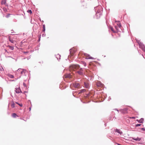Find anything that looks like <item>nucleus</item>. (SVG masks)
I'll use <instances>...</instances> for the list:
<instances>
[{
    "mask_svg": "<svg viewBox=\"0 0 145 145\" xmlns=\"http://www.w3.org/2000/svg\"><path fill=\"white\" fill-rule=\"evenodd\" d=\"M79 68L80 66L78 65H72L70 67L69 70L70 71H75V70L79 69Z\"/></svg>",
    "mask_w": 145,
    "mask_h": 145,
    "instance_id": "1",
    "label": "nucleus"
},
{
    "mask_svg": "<svg viewBox=\"0 0 145 145\" xmlns=\"http://www.w3.org/2000/svg\"><path fill=\"white\" fill-rule=\"evenodd\" d=\"M117 26H115V29H116L117 32H118L120 31L119 28H120L121 29V25L119 22H118V24H117Z\"/></svg>",
    "mask_w": 145,
    "mask_h": 145,
    "instance_id": "2",
    "label": "nucleus"
},
{
    "mask_svg": "<svg viewBox=\"0 0 145 145\" xmlns=\"http://www.w3.org/2000/svg\"><path fill=\"white\" fill-rule=\"evenodd\" d=\"M70 51V53L71 55L72 56L73 54L76 51V50L75 49L72 48L71 49Z\"/></svg>",
    "mask_w": 145,
    "mask_h": 145,
    "instance_id": "3",
    "label": "nucleus"
},
{
    "mask_svg": "<svg viewBox=\"0 0 145 145\" xmlns=\"http://www.w3.org/2000/svg\"><path fill=\"white\" fill-rule=\"evenodd\" d=\"M25 71L22 69H19L17 71V72H20L21 74H23V73H24Z\"/></svg>",
    "mask_w": 145,
    "mask_h": 145,
    "instance_id": "4",
    "label": "nucleus"
},
{
    "mask_svg": "<svg viewBox=\"0 0 145 145\" xmlns=\"http://www.w3.org/2000/svg\"><path fill=\"white\" fill-rule=\"evenodd\" d=\"M64 76L65 78H72V76L70 74H66L64 75Z\"/></svg>",
    "mask_w": 145,
    "mask_h": 145,
    "instance_id": "5",
    "label": "nucleus"
},
{
    "mask_svg": "<svg viewBox=\"0 0 145 145\" xmlns=\"http://www.w3.org/2000/svg\"><path fill=\"white\" fill-rule=\"evenodd\" d=\"M77 72L80 75H82L83 74V71L82 68H81L79 71Z\"/></svg>",
    "mask_w": 145,
    "mask_h": 145,
    "instance_id": "6",
    "label": "nucleus"
},
{
    "mask_svg": "<svg viewBox=\"0 0 145 145\" xmlns=\"http://www.w3.org/2000/svg\"><path fill=\"white\" fill-rule=\"evenodd\" d=\"M127 108H125L122 109L121 111L123 114H127Z\"/></svg>",
    "mask_w": 145,
    "mask_h": 145,
    "instance_id": "7",
    "label": "nucleus"
},
{
    "mask_svg": "<svg viewBox=\"0 0 145 145\" xmlns=\"http://www.w3.org/2000/svg\"><path fill=\"white\" fill-rule=\"evenodd\" d=\"M8 39L10 42L12 43H14L15 42V40L14 39V38H13V39L12 38H11L10 36L8 37Z\"/></svg>",
    "mask_w": 145,
    "mask_h": 145,
    "instance_id": "8",
    "label": "nucleus"
},
{
    "mask_svg": "<svg viewBox=\"0 0 145 145\" xmlns=\"http://www.w3.org/2000/svg\"><path fill=\"white\" fill-rule=\"evenodd\" d=\"M85 55L86 56V58L87 59H93V58L92 57L90 56L89 55H88L87 54H85Z\"/></svg>",
    "mask_w": 145,
    "mask_h": 145,
    "instance_id": "9",
    "label": "nucleus"
},
{
    "mask_svg": "<svg viewBox=\"0 0 145 145\" xmlns=\"http://www.w3.org/2000/svg\"><path fill=\"white\" fill-rule=\"evenodd\" d=\"M97 85L98 86L102 87L103 86V84L99 81L97 82Z\"/></svg>",
    "mask_w": 145,
    "mask_h": 145,
    "instance_id": "10",
    "label": "nucleus"
},
{
    "mask_svg": "<svg viewBox=\"0 0 145 145\" xmlns=\"http://www.w3.org/2000/svg\"><path fill=\"white\" fill-rule=\"evenodd\" d=\"M15 91L17 93H19L22 92L21 90L19 88H16Z\"/></svg>",
    "mask_w": 145,
    "mask_h": 145,
    "instance_id": "11",
    "label": "nucleus"
},
{
    "mask_svg": "<svg viewBox=\"0 0 145 145\" xmlns=\"http://www.w3.org/2000/svg\"><path fill=\"white\" fill-rule=\"evenodd\" d=\"M73 86L76 88H79L80 86V84L78 83H75L73 84Z\"/></svg>",
    "mask_w": 145,
    "mask_h": 145,
    "instance_id": "12",
    "label": "nucleus"
},
{
    "mask_svg": "<svg viewBox=\"0 0 145 145\" xmlns=\"http://www.w3.org/2000/svg\"><path fill=\"white\" fill-rule=\"evenodd\" d=\"M84 86L85 88H88L89 87V84L88 82H84Z\"/></svg>",
    "mask_w": 145,
    "mask_h": 145,
    "instance_id": "13",
    "label": "nucleus"
},
{
    "mask_svg": "<svg viewBox=\"0 0 145 145\" xmlns=\"http://www.w3.org/2000/svg\"><path fill=\"white\" fill-rule=\"evenodd\" d=\"M132 139H133L136 141H140L141 140V138H139L138 137H137L136 138H134V137H133L132 138Z\"/></svg>",
    "mask_w": 145,
    "mask_h": 145,
    "instance_id": "14",
    "label": "nucleus"
},
{
    "mask_svg": "<svg viewBox=\"0 0 145 145\" xmlns=\"http://www.w3.org/2000/svg\"><path fill=\"white\" fill-rule=\"evenodd\" d=\"M137 120L139 123H143L144 119L143 118H141L139 120Z\"/></svg>",
    "mask_w": 145,
    "mask_h": 145,
    "instance_id": "15",
    "label": "nucleus"
},
{
    "mask_svg": "<svg viewBox=\"0 0 145 145\" xmlns=\"http://www.w3.org/2000/svg\"><path fill=\"white\" fill-rule=\"evenodd\" d=\"M1 3L2 5L5 4L6 3V0H1Z\"/></svg>",
    "mask_w": 145,
    "mask_h": 145,
    "instance_id": "16",
    "label": "nucleus"
},
{
    "mask_svg": "<svg viewBox=\"0 0 145 145\" xmlns=\"http://www.w3.org/2000/svg\"><path fill=\"white\" fill-rule=\"evenodd\" d=\"M12 116L14 118H15L16 116H17L16 114L15 113H13L12 114Z\"/></svg>",
    "mask_w": 145,
    "mask_h": 145,
    "instance_id": "17",
    "label": "nucleus"
},
{
    "mask_svg": "<svg viewBox=\"0 0 145 145\" xmlns=\"http://www.w3.org/2000/svg\"><path fill=\"white\" fill-rule=\"evenodd\" d=\"M116 132H117L119 134H121V133H122L118 129H116Z\"/></svg>",
    "mask_w": 145,
    "mask_h": 145,
    "instance_id": "18",
    "label": "nucleus"
},
{
    "mask_svg": "<svg viewBox=\"0 0 145 145\" xmlns=\"http://www.w3.org/2000/svg\"><path fill=\"white\" fill-rule=\"evenodd\" d=\"M7 47H9V49L12 50H13L14 49V47H13L10 46H8Z\"/></svg>",
    "mask_w": 145,
    "mask_h": 145,
    "instance_id": "19",
    "label": "nucleus"
},
{
    "mask_svg": "<svg viewBox=\"0 0 145 145\" xmlns=\"http://www.w3.org/2000/svg\"><path fill=\"white\" fill-rule=\"evenodd\" d=\"M86 91V90L85 89H82L80 91V92L79 93H82V92H84Z\"/></svg>",
    "mask_w": 145,
    "mask_h": 145,
    "instance_id": "20",
    "label": "nucleus"
},
{
    "mask_svg": "<svg viewBox=\"0 0 145 145\" xmlns=\"http://www.w3.org/2000/svg\"><path fill=\"white\" fill-rule=\"evenodd\" d=\"M15 106V104L13 102L12 104V105H11V107L12 108H14V107Z\"/></svg>",
    "mask_w": 145,
    "mask_h": 145,
    "instance_id": "21",
    "label": "nucleus"
},
{
    "mask_svg": "<svg viewBox=\"0 0 145 145\" xmlns=\"http://www.w3.org/2000/svg\"><path fill=\"white\" fill-rule=\"evenodd\" d=\"M27 12L29 13H30V14H31L32 13L31 10H28Z\"/></svg>",
    "mask_w": 145,
    "mask_h": 145,
    "instance_id": "22",
    "label": "nucleus"
},
{
    "mask_svg": "<svg viewBox=\"0 0 145 145\" xmlns=\"http://www.w3.org/2000/svg\"><path fill=\"white\" fill-rule=\"evenodd\" d=\"M9 77L11 78H13L14 77V76L10 74L9 75Z\"/></svg>",
    "mask_w": 145,
    "mask_h": 145,
    "instance_id": "23",
    "label": "nucleus"
},
{
    "mask_svg": "<svg viewBox=\"0 0 145 145\" xmlns=\"http://www.w3.org/2000/svg\"><path fill=\"white\" fill-rule=\"evenodd\" d=\"M16 103L17 104H18V105H19V106H23V105H22V104H19L17 102H16Z\"/></svg>",
    "mask_w": 145,
    "mask_h": 145,
    "instance_id": "24",
    "label": "nucleus"
},
{
    "mask_svg": "<svg viewBox=\"0 0 145 145\" xmlns=\"http://www.w3.org/2000/svg\"><path fill=\"white\" fill-rule=\"evenodd\" d=\"M11 14H7V15L6 16V17L7 18H8V17H9L10 16V15Z\"/></svg>",
    "mask_w": 145,
    "mask_h": 145,
    "instance_id": "25",
    "label": "nucleus"
},
{
    "mask_svg": "<svg viewBox=\"0 0 145 145\" xmlns=\"http://www.w3.org/2000/svg\"><path fill=\"white\" fill-rule=\"evenodd\" d=\"M141 125V124H137L135 125V126H136V127H138V126H140Z\"/></svg>",
    "mask_w": 145,
    "mask_h": 145,
    "instance_id": "26",
    "label": "nucleus"
},
{
    "mask_svg": "<svg viewBox=\"0 0 145 145\" xmlns=\"http://www.w3.org/2000/svg\"><path fill=\"white\" fill-rule=\"evenodd\" d=\"M129 118L130 119H135V118L134 117H129Z\"/></svg>",
    "mask_w": 145,
    "mask_h": 145,
    "instance_id": "27",
    "label": "nucleus"
},
{
    "mask_svg": "<svg viewBox=\"0 0 145 145\" xmlns=\"http://www.w3.org/2000/svg\"><path fill=\"white\" fill-rule=\"evenodd\" d=\"M110 29L112 31L114 32L113 30V28L112 27H111Z\"/></svg>",
    "mask_w": 145,
    "mask_h": 145,
    "instance_id": "28",
    "label": "nucleus"
},
{
    "mask_svg": "<svg viewBox=\"0 0 145 145\" xmlns=\"http://www.w3.org/2000/svg\"><path fill=\"white\" fill-rule=\"evenodd\" d=\"M4 10L6 12L7 11V10L6 9V8H4Z\"/></svg>",
    "mask_w": 145,
    "mask_h": 145,
    "instance_id": "29",
    "label": "nucleus"
},
{
    "mask_svg": "<svg viewBox=\"0 0 145 145\" xmlns=\"http://www.w3.org/2000/svg\"><path fill=\"white\" fill-rule=\"evenodd\" d=\"M23 84L25 86V87L26 86V85L25 84V83H24Z\"/></svg>",
    "mask_w": 145,
    "mask_h": 145,
    "instance_id": "30",
    "label": "nucleus"
},
{
    "mask_svg": "<svg viewBox=\"0 0 145 145\" xmlns=\"http://www.w3.org/2000/svg\"><path fill=\"white\" fill-rule=\"evenodd\" d=\"M84 65L85 66H86V63L84 62Z\"/></svg>",
    "mask_w": 145,
    "mask_h": 145,
    "instance_id": "31",
    "label": "nucleus"
},
{
    "mask_svg": "<svg viewBox=\"0 0 145 145\" xmlns=\"http://www.w3.org/2000/svg\"><path fill=\"white\" fill-rule=\"evenodd\" d=\"M89 94H87L86 97H89Z\"/></svg>",
    "mask_w": 145,
    "mask_h": 145,
    "instance_id": "32",
    "label": "nucleus"
},
{
    "mask_svg": "<svg viewBox=\"0 0 145 145\" xmlns=\"http://www.w3.org/2000/svg\"><path fill=\"white\" fill-rule=\"evenodd\" d=\"M2 69H3V68H2V67L1 68L0 67V70H1H1H2Z\"/></svg>",
    "mask_w": 145,
    "mask_h": 145,
    "instance_id": "33",
    "label": "nucleus"
},
{
    "mask_svg": "<svg viewBox=\"0 0 145 145\" xmlns=\"http://www.w3.org/2000/svg\"><path fill=\"white\" fill-rule=\"evenodd\" d=\"M142 130H145V129H144V128H142Z\"/></svg>",
    "mask_w": 145,
    "mask_h": 145,
    "instance_id": "34",
    "label": "nucleus"
},
{
    "mask_svg": "<svg viewBox=\"0 0 145 145\" xmlns=\"http://www.w3.org/2000/svg\"><path fill=\"white\" fill-rule=\"evenodd\" d=\"M24 53H27L28 52H24Z\"/></svg>",
    "mask_w": 145,
    "mask_h": 145,
    "instance_id": "35",
    "label": "nucleus"
},
{
    "mask_svg": "<svg viewBox=\"0 0 145 145\" xmlns=\"http://www.w3.org/2000/svg\"><path fill=\"white\" fill-rule=\"evenodd\" d=\"M29 109V110L30 111L31 110V108L30 107Z\"/></svg>",
    "mask_w": 145,
    "mask_h": 145,
    "instance_id": "36",
    "label": "nucleus"
}]
</instances>
